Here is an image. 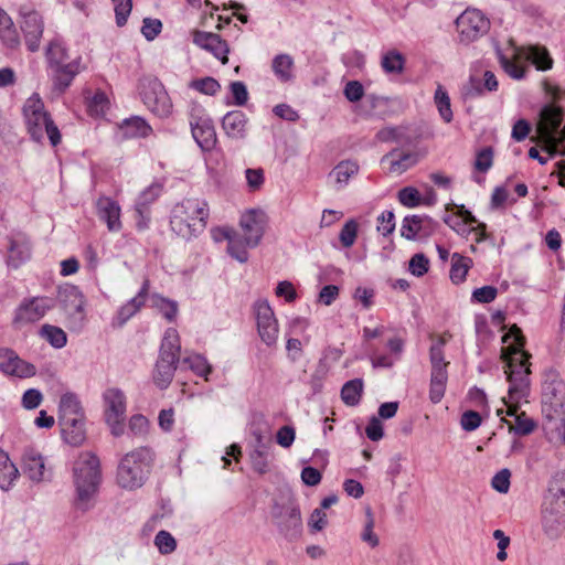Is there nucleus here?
Returning a JSON list of instances; mask_svg holds the SVG:
<instances>
[{
  "label": "nucleus",
  "instance_id": "1",
  "mask_svg": "<svg viewBox=\"0 0 565 565\" xmlns=\"http://www.w3.org/2000/svg\"><path fill=\"white\" fill-rule=\"evenodd\" d=\"M75 486L74 507L82 512L94 505V499L102 481L100 461L93 452H83L73 466Z\"/></svg>",
  "mask_w": 565,
  "mask_h": 565
},
{
  "label": "nucleus",
  "instance_id": "2",
  "mask_svg": "<svg viewBox=\"0 0 565 565\" xmlns=\"http://www.w3.org/2000/svg\"><path fill=\"white\" fill-rule=\"evenodd\" d=\"M209 214V205L205 200L183 199L171 210L170 227L178 236L189 241L205 230Z\"/></svg>",
  "mask_w": 565,
  "mask_h": 565
},
{
  "label": "nucleus",
  "instance_id": "3",
  "mask_svg": "<svg viewBox=\"0 0 565 565\" xmlns=\"http://www.w3.org/2000/svg\"><path fill=\"white\" fill-rule=\"evenodd\" d=\"M57 420L65 443L78 447L85 441V413L75 393L68 392L61 396Z\"/></svg>",
  "mask_w": 565,
  "mask_h": 565
},
{
  "label": "nucleus",
  "instance_id": "4",
  "mask_svg": "<svg viewBox=\"0 0 565 565\" xmlns=\"http://www.w3.org/2000/svg\"><path fill=\"white\" fill-rule=\"evenodd\" d=\"M22 110L32 140L41 142L44 139L45 131L53 147L61 142V132L50 114L44 109V104L38 94H33L25 100Z\"/></svg>",
  "mask_w": 565,
  "mask_h": 565
},
{
  "label": "nucleus",
  "instance_id": "5",
  "mask_svg": "<svg viewBox=\"0 0 565 565\" xmlns=\"http://www.w3.org/2000/svg\"><path fill=\"white\" fill-rule=\"evenodd\" d=\"M180 362V339L175 329L166 331L161 343L159 359L153 371V382L160 388H167L174 376Z\"/></svg>",
  "mask_w": 565,
  "mask_h": 565
},
{
  "label": "nucleus",
  "instance_id": "6",
  "mask_svg": "<svg viewBox=\"0 0 565 565\" xmlns=\"http://www.w3.org/2000/svg\"><path fill=\"white\" fill-rule=\"evenodd\" d=\"M271 516L279 533L288 541H296L302 533V519L298 503L289 499L284 503H275Z\"/></svg>",
  "mask_w": 565,
  "mask_h": 565
},
{
  "label": "nucleus",
  "instance_id": "7",
  "mask_svg": "<svg viewBox=\"0 0 565 565\" xmlns=\"http://www.w3.org/2000/svg\"><path fill=\"white\" fill-rule=\"evenodd\" d=\"M542 412L548 420L559 419L565 429V383L557 376L543 383Z\"/></svg>",
  "mask_w": 565,
  "mask_h": 565
},
{
  "label": "nucleus",
  "instance_id": "8",
  "mask_svg": "<svg viewBox=\"0 0 565 565\" xmlns=\"http://www.w3.org/2000/svg\"><path fill=\"white\" fill-rule=\"evenodd\" d=\"M57 300L66 317L68 328L79 330L85 321V300L78 287L65 285L58 289Z\"/></svg>",
  "mask_w": 565,
  "mask_h": 565
},
{
  "label": "nucleus",
  "instance_id": "9",
  "mask_svg": "<svg viewBox=\"0 0 565 565\" xmlns=\"http://www.w3.org/2000/svg\"><path fill=\"white\" fill-rule=\"evenodd\" d=\"M53 308L52 299L47 297L24 298L14 309L12 327L17 330L40 321Z\"/></svg>",
  "mask_w": 565,
  "mask_h": 565
},
{
  "label": "nucleus",
  "instance_id": "10",
  "mask_svg": "<svg viewBox=\"0 0 565 565\" xmlns=\"http://www.w3.org/2000/svg\"><path fill=\"white\" fill-rule=\"evenodd\" d=\"M531 362L520 360L504 365V373L509 382L508 395L510 401H521L530 395Z\"/></svg>",
  "mask_w": 565,
  "mask_h": 565
},
{
  "label": "nucleus",
  "instance_id": "11",
  "mask_svg": "<svg viewBox=\"0 0 565 565\" xmlns=\"http://www.w3.org/2000/svg\"><path fill=\"white\" fill-rule=\"evenodd\" d=\"M541 120L537 124V134L541 140L546 145L545 150L551 154L557 152L558 140L556 134L563 121L561 108L554 106H544L541 110Z\"/></svg>",
  "mask_w": 565,
  "mask_h": 565
},
{
  "label": "nucleus",
  "instance_id": "12",
  "mask_svg": "<svg viewBox=\"0 0 565 565\" xmlns=\"http://www.w3.org/2000/svg\"><path fill=\"white\" fill-rule=\"evenodd\" d=\"M457 31L462 42H472L489 30L490 22L478 9L463 11L456 20Z\"/></svg>",
  "mask_w": 565,
  "mask_h": 565
},
{
  "label": "nucleus",
  "instance_id": "13",
  "mask_svg": "<svg viewBox=\"0 0 565 565\" xmlns=\"http://www.w3.org/2000/svg\"><path fill=\"white\" fill-rule=\"evenodd\" d=\"M20 29L24 35V41L30 52H36L40 49V41L44 31L42 15L28 6L20 8Z\"/></svg>",
  "mask_w": 565,
  "mask_h": 565
},
{
  "label": "nucleus",
  "instance_id": "14",
  "mask_svg": "<svg viewBox=\"0 0 565 565\" xmlns=\"http://www.w3.org/2000/svg\"><path fill=\"white\" fill-rule=\"evenodd\" d=\"M141 451L127 452L117 467V483L120 488L134 490L141 486Z\"/></svg>",
  "mask_w": 565,
  "mask_h": 565
},
{
  "label": "nucleus",
  "instance_id": "15",
  "mask_svg": "<svg viewBox=\"0 0 565 565\" xmlns=\"http://www.w3.org/2000/svg\"><path fill=\"white\" fill-rule=\"evenodd\" d=\"M143 105L160 118L168 117L172 111L171 99L161 82L157 78L149 79L143 85Z\"/></svg>",
  "mask_w": 565,
  "mask_h": 565
},
{
  "label": "nucleus",
  "instance_id": "16",
  "mask_svg": "<svg viewBox=\"0 0 565 565\" xmlns=\"http://www.w3.org/2000/svg\"><path fill=\"white\" fill-rule=\"evenodd\" d=\"M258 334L268 347L274 345L278 338V323L267 300H257L254 305Z\"/></svg>",
  "mask_w": 565,
  "mask_h": 565
},
{
  "label": "nucleus",
  "instance_id": "17",
  "mask_svg": "<svg viewBox=\"0 0 565 565\" xmlns=\"http://www.w3.org/2000/svg\"><path fill=\"white\" fill-rule=\"evenodd\" d=\"M0 370L8 375L18 377H30L35 375L36 369L33 364L22 360L9 348L0 349Z\"/></svg>",
  "mask_w": 565,
  "mask_h": 565
},
{
  "label": "nucleus",
  "instance_id": "18",
  "mask_svg": "<svg viewBox=\"0 0 565 565\" xmlns=\"http://www.w3.org/2000/svg\"><path fill=\"white\" fill-rule=\"evenodd\" d=\"M190 126L194 140L203 151H211L215 148L216 131L210 118H192Z\"/></svg>",
  "mask_w": 565,
  "mask_h": 565
},
{
  "label": "nucleus",
  "instance_id": "19",
  "mask_svg": "<svg viewBox=\"0 0 565 565\" xmlns=\"http://www.w3.org/2000/svg\"><path fill=\"white\" fill-rule=\"evenodd\" d=\"M193 42L198 46L211 52L223 64L228 62V45L226 41L221 38V35L212 32L195 31L193 35Z\"/></svg>",
  "mask_w": 565,
  "mask_h": 565
},
{
  "label": "nucleus",
  "instance_id": "20",
  "mask_svg": "<svg viewBox=\"0 0 565 565\" xmlns=\"http://www.w3.org/2000/svg\"><path fill=\"white\" fill-rule=\"evenodd\" d=\"M49 67L52 71L54 88L60 93H64L79 73V60H73L63 64L53 60V65H49Z\"/></svg>",
  "mask_w": 565,
  "mask_h": 565
},
{
  "label": "nucleus",
  "instance_id": "21",
  "mask_svg": "<svg viewBox=\"0 0 565 565\" xmlns=\"http://www.w3.org/2000/svg\"><path fill=\"white\" fill-rule=\"evenodd\" d=\"M419 156L415 151H402L395 148L382 157L381 162L388 163L391 173L402 174L415 164H417Z\"/></svg>",
  "mask_w": 565,
  "mask_h": 565
},
{
  "label": "nucleus",
  "instance_id": "22",
  "mask_svg": "<svg viewBox=\"0 0 565 565\" xmlns=\"http://www.w3.org/2000/svg\"><path fill=\"white\" fill-rule=\"evenodd\" d=\"M222 129L231 139H245L247 136L248 118L242 110H231L221 121Z\"/></svg>",
  "mask_w": 565,
  "mask_h": 565
},
{
  "label": "nucleus",
  "instance_id": "23",
  "mask_svg": "<svg viewBox=\"0 0 565 565\" xmlns=\"http://www.w3.org/2000/svg\"><path fill=\"white\" fill-rule=\"evenodd\" d=\"M104 416L113 418H125L126 397L121 390L109 387L103 393Z\"/></svg>",
  "mask_w": 565,
  "mask_h": 565
},
{
  "label": "nucleus",
  "instance_id": "24",
  "mask_svg": "<svg viewBox=\"0 0 565 565\" xmlns=\"http://www.w3.org/2000/svg\"><path fill=\"white\" fill-rule=\"evenodd\" d=\"M148 281H143V306L158 310L168 321H173L178 313V303L159 295H148Z\"/></svg>",
  "mask_w": 565,
  "mask_h": 565
},
{
  "label": "nucleus",
  "instance_id": "25",
  "mask_svg": "<svg viewBox=\"0 0 565 565\" xmlns=\"http://www.w3.org/2000/svg\"><path fill=\"white\" fill-rule=\"evenodd\" d=\"M45 463L44 458L34 449H28L22 457V471L34 482L44 479Z\"/></svg>",
  "mask_w": 565,
  "mask_h": 565
},
{
  "label": "nucleus",
  "instance_id": "26",
  "mask_svg": "<svg viewBox=\"0 0 565 565\" xmlns=\"http://www.w3.org/2000/svg\"><path fill=\"white\" fill-rule=\"evenodd\" d=\"M239 225L244 232L243 236L246 241V244H249L250 247L257 246L263 237L264 232L263 226L257 220L256 211L250 210L242 215Z\"/></svg>",
  "mask_w": 565,
  "mask_h": 565
},
{
  "label": "nucleus",
  "instance_id": "27",
  "mask_svg": "<svg viewBox=\"0 0 565 565\" xmlns=\"http://www.w3.org/2000/svg\"><path fill=\"white\" fill-rule=\"evenodd\" d=\"M222 234L223 237L227 239V253L239 263L247 262V247L250 246L246 244L244 236L231 228L222 230Z\"/></svg>",
  "mask_w": 565,
  "mask_h": 565
},
{
  "label": "nucleus",
  "instance_id": "28",
  "mask_svg": "<svg viewBox=\"0 0 565 565\" xmlns=\"http://www.w3.org/2000/svg\"><path fill=\"white\" fill-rule=\"evenodd\" d=\"M542 525L550 539H557L565 530V514L554 508H545L542 512Z\"/></svg>",
  "mask_w": 565,
  "mask_h": 565
},
{
  "label": "nucleus",
  "instance_id": "29",
  "mask_svg": "<svg viewBox=\"0 0 565 565\" xmlns=\"http://www.w3.org/2000/svg\"><path fill=\"white\" fill-rule=\"evenodd\" d=\"M97 210L99 218L107 223L110 231L120 228V209L115 201L102 198L97 201Z\"/></svg>",
  "mask_w": 565,
  "mask_h": 565
},
{
  "label": "nucleus",
  "instance_id": "30",
  "mask_svg": "<svg viewBox=\"0 0 565 565\" xmlns=\"http://www.w3.org/2000/svg\"><path fill=\"white\" fill-rule=\"evenodd\" d=\"M451 335L446 334L438 337V339L429 348V361L431 364V372L448 373L447 367L449 362L445 360L444 348Z\"/></svg>",
  "mask_w": 565,
  "mask_h": 565
},
{
  "label": "nucleus",
  "instance_id": "31",
  "mask_svg": "<svg viewBox=\"0 0 565 565\" xmlns=\"http://www.w3.org/2000/svg\"><path fill=\"white\" fill-rule=\"evenodd\" d=\"M19 477V470L10 460L9 455L0 449V488L8 491Z\"/></svg>",
  "mask_w": 565,
  "mask_h": 565
},
{
  "label": "nucleus",
  "instance_id": "32",
  "mask_svg": "<svg viewBox=\"0 0 565 565\" xmlns=\"http://www.w3.org/2000/svg\"><path fill=\"white\" fill-rule=\"evenodd\" d=\"M472 265L473 262L470 257L454 253L451 255V267L449 271L451 281L456 285L463 282Z\"/></svg>",
  "mask_w": 565,
  "mask_h": 565
},
{
  "label": "nucleus",
  "instance_id": "33",
  "mask_svg": "<svg viewBox=\"0 0 565 565\" xmlns=\"http://www.w3.org/2000/svg\"><path fill=\"white\" fill-rule=\"evenodd\" d=\"M141 308V289L134 298L122 305L116 316L111 320L114 328H121L131 317H134Z\"/></svg>",
  "mask_w": 565,
  "mask_h": 565
},
{
  "label": "nucleus",
  "instance_id": "34",
  "mask_svg": "<svg viewBox=\"0 0 565 565\" xmlns=\"http://www.w3.org/2000/svg\"><path fill=\"white\" fill-rule=\"evenodd\" d=\"M424 222L431 223L428 215H407L403 220L401 235L408 241H414L420 236Z\"/></svg>",
  "mask_w": 565,
  "mask_h": 565
},
{
  "label": "nucleus",
  "instance_id": "35",
  "mask_svg": "<svg viewBox=\"0 0 565 565\" xmlns=\"http://www.w3.org/2000/svg\"><path fill=\"white\" fill-rule=\"evenodd\" d=\"M363 381L362 379H353L344 383L341 388V399L348 406H356L362 397Z\"/></svg>",
  "mask_w": 565,
  "mask_h": 565
},
{
  "label": "nucleus",
  "instance_id": "36",
  "mask_svg": "<svg viewBox=\"0 0 565 565\" xmlns=\"http://www.w3.org/2000/svg\"><path fill=\"white\" fill-rule=\"evenodd\" d=\"M527 58L535 65L537 71H548L553 67V58L544 46L531 45L527 50Z\"/></svg>",
  "mask_w": 565,
  "mask_h": 565
},
{
  "label": "nucleus",
  "instance_id": "37",
  "mask_svg": "<svg viewBox=\"0 0 565 565\" xmlns=\"http://www.w3.org/2000/svg\"><path fill=\"white\" fill-rule=\"evenodd\" d=\"M0 25V41L2 45L9 50H18L21 45V40L12 19L6 20Z\"/></svg>",
  "mask_w": 565,
  "mask_h": 565
},
{
  "label": "nucleus",
  "instance_id": "38",
  "mask_svg": "<svg viewBox=\"0 0 565 565\" xmlns=\"http://www.w3.org/2000/svg\"><path fill=\"white\" fill-rule=\"evenodd\" d=\"M434 102L443 120L449 124L454 118L450 97L448 95V92L440 84L437 86L435 90Z\"/></svg>",
  "mask_w": 565,
  "mask_h": 565
},
{
  "label": "nucleus",
  "instance_id": "39",
  "mask_svg": "<svg viewBox=\"0 0 565 565\" xmlns=\"http://www.w3.org/2000/svg\"><path fill=\"white\" fill-rule=\"evenodd\" d=\"M448 373L431 372L429 382V399L433 404H438L446 392Z\"/></svg>",
  "mask_w": 565,
  "mask_h": 565
},
{
  "label": "nucleus",
  "instance_id": "40",
  "mask_svg": "<svg viewBox=\"0 0 565 565\" xmlns=\"http://www.w3.org/2000/svg\"><path fill=\"white\" fill-rule=\"evenodd\" d=\"M40 335L55 349H62L67 343L66 333L61 328L52 324H43L40 329Z\"/></svg>",
  "mask_w": 565,
  "mask_h": 565
},
{
  "label": "nucleus",
  "instance_id": "41",
  "mask_svg": "<svg viewBox=\"0 0 565 565\" xmlns=\"http://www.w3.org/2000/svg\"><path fill=\"white\" fill-rule=\"evenodd\" d=\"M258 447L250 452L253 469L259 475H265L268 468L267 447L262 443V436H257Z\"/></svg>",
  "mask_w": 565,
  "mask_h": 565
},
{
  "label": "nucleus",
  "instance_id": "42",
  "mask_svg": "<svg viewBox=\"0 0 565 565\" xmlns=\"http://www.w3.org/2000/svg\"><path fill=\"white\" fill-rule=\"evenodd\" d=\"M381 65L388 74H399L404 71L405 58L402 53L392 50L383 55Z\"/></svg>",
  "mask_w": 565,
  "mask_h": 565
},
{
  "label": "nucleus",
  "instance_id": "43",
  "mask_svg": "<svg viewBox=\"0 0 565 565\" xmlns=\"http://www.w3.org/2000/svg\"><path fill=\"white\" fill-rule=\"evenodd\" d=\"M292 66L294 61L288 54H279L273 60V71L282 82H287L292 77Z\"/></svg>",
  "mask_w": 565,
  "mask_h": 565
},
{
  "label": "nucleus",
  "instance_id": "44",
  "mask_svg": "<svg viewBox=\"0 0 565 565\" xmlns=\"http://www.w3.org/2000/svg\"><path fill=\"white\" fill-rule=\"evenodd\" d=\"M525 345H519L516 342L514 344H509L507 347H503L501 350V360L507 365L513 362H518L520 360H524L527 362V360L531 359V353L524 350Z\"/></svg>",
  "mask_w": 565,
  "mask_h": 565
},
{
  "label": "nucleus",
  "instance_id": "45",
  "mask_svg": "<svg viewBox=\"0 0 565 565\" xmlns=\"http://www.w3.org/2000/svg\"><path fill=\"white\" fill-rule=\"evenodd\" d=\"M141 131V117L132 116L130 118L124 119L118 125V137L120 139H129L135 138L140 135Z\"/></svg>",
  "mask_w": 565,
  "mask_h": 565
},
{
  "label": "nucleus",
  "instance_id": "46",
  "mask_svg": "<svg viewBox=\"0 0 565 565\" xmlns=\"http://www.w3.org/2000/svg\"><path fill=\"white\" fill-rule=\"evenodd\" d=\"M182 364L188 365L198 376L207 379L212 372V366L207 360L201 354L190 355L182 360Z\"/></svg>",
  "mask_w": 565,
  "mask_h": 565
},
{
  "label": "nucleus",
  "instance_id": "47",
  "mask_svg": "<svg viewBox=\"0 0 565 565\" xmlns=\"http://www.w3.org/2000/svg\"><path fill=\"white\" fill-rule=\"evenodd\" d=\"M359 166L350 160L339 162L332 170L335 175L337 182L340 184H347L351 177L356 174Z\"/></svg>",
  "mask_w": 565,
  "mask_h": 565
},
{
  "label": "nucleus",
  "instance_id": "48",
  "mask_svg": "<svg viewBox=\"0 0 565 565\" xmlns=\"http://www.w3.org/2000/svg\"><path fill=\"white\" fill-rule=\"evenodd\" d=\"M154 545L160 554L169 555L175 551L177 541L170 532L161 530L154 536Z\"/></svg>",
  "mask_w": 565,
  "mask_h": 565
},
{
  "label": "nucleus",
  "instance_id": "49",
  "mask_svg": "<svg viewBox=\"0 0 565 565\" xmlns=\"http://www.w3.org/2000/svg\"><path fill=\"white\" fill-rule=\"evenodd\" d=\"M189 86L201 94L210 96H214L221 89L220 83L211 76L193 79Z\"/></svg>",
  "mask_w": 565,
  "mask_h": 565
},
{
  "label": "nucleus",
  "instance_id": "50",
  "mask_svg": "<svg viewBox=\"0 0 565 565\" xmlns=\"http://www.w3.org/2000/svg\"><path fill=\"white\" fill-rule=\"evenodd\" d=\"M499 63L502 70L513 79H522L525 77V68L519 65L515 61L510 60L501 52L499 53Z\"/></svg>",
  "mask_w": 565,
  "mask_h": 565
},
{
  "label": "nucleus",
  "instance_id": "51",
  "mask_svg": "<svg viewBox=\"0 0 565 565\" xmlns=\"http://www.w3.org/2000/svg\"><path fill=\"white\" fill-rule=\"evenodd\" d=\"M358 230L359 225L355 220H349L345 222L339 234V239L343 247L349 248L355 243Z\"/></svg>",
  "mask_w": 565,
  "mask_h": 565
},
{
  "label": "nucleus",
  "instance_id": "52",
  "mask_svg": "<svg viewBox=\"0 0 565 565\" xmlns=\"http://www.w3.org/2000/svg\"><path fill=\"white\" fill-rule=\"evenodd\" d=\"M45 56L49 65H53V60L60 62V64L67 63L68 60L66 49L56 40L50 42Z\"/></svg>",
  "mask_w": 565,
  "mask_h": 565
},
{
  "label": "nucleus",
  "instance_id": "53",
  "mask_svg": "<svg viewBox=\"0 0 565 565\" xmlns=\"http://www.w3.org/2000/svg\"><path fill=\"white\" fill-rule=\"evenodd\" d=\"M111 2L114 4L116 24L124 26L131 13L132 2L131 0H111Z\"/></svg>",
  "mask_w": 565,
  "mask_h": 565
},
{
  "label": "nucleus",
  "instance_id": "54",
  "mask_svg": "<svg viewBox=\"0 0 565 565\" xmlns=\"http://www.w3.org/2000/svg\"><path fill=\"white\" fill-rule=\"evenodd\" d=\"M398 200L406 207H416L422 203V198L416 188L405 186L398 191Z\"/></svg>",
  "mask_w": 565,
  "mask_h": 565
},
{
  "label": "nucleus",
  "instance_id": "55",
  "mask_svg": "<svg viewBox=\"0 0 565 565\" xmlns=\"http://www.w3.org/2000/svg\"><path fill=\"white\" fill-rule=\"evenodd\" d=\"M108 98L104 92H96L88 102V111L93 116H102L108 107Z\"/></svg>",
  "mask_w": 565,
  "mask_h": 565
},
{
  "label": "nucleus",
  "instance_id": "56",
  "mask_svg": "<svg viewBox=\"0 0 565 565\" xmlns=\"http://www.w3.org/2000/svg\"><path fill=\"white\" fill-rule=\"evenodd\" d=\"M429 269V259L422 253L415 254L409 259V271L416 276H424Z\"/></svg>",
  "mask_w": 565,
  "mask_h": 565
},
{
  "label": "nucleus",
  "instance_id": "57",
  "mask_svg": "<svg viewBox=\"0 0 565 565\" xmlns=\"http://www.w3.org/2000/svg\"><path fill=\"white\" fill-rule=\"evenodd\" d=\"M366 515V523L364 526V531L362 533V540L366 543H369L372 547H375L379 545V537L373 532L374 527V516L371 508H366L365 510Z\"/></svg>",
  "mask_w": 565,
  "mask_h": 565
},
{
  "label": "nucleus",
  "instance_id": "58",
  "mask_svg": "<svg viewBox=\"0 0 565 565\" xmlns=\"http://www.w3.org/2000/svg\"><path fill=\"white\" fill-rule=\"evenodd\" d=\"M536 427V423L526 416L525 412L516 415L514 431L519 436L530 435Z\"/></svg>",
  "mask_w": 565,
  "mask_h": 565
},
{
  "label": "nucleus",
  "instance_id": "59",
  "mask_svg": "<svg viewBox=\"0 0 565 565\" xmlns=\"http://www.w3.org/2000/svg\"><path fill=\"white\" fill-rule=\"evenodd\" d=\"M497 295L498 289L494 286H483L472 291L471 299L479 303H490L497 298Z\"/></svg>",
  "mask_w": 565,
  "mask_h": 565
},
{
  "label": "nucleus",
  "instance_id": "60",
  "mask_svg": "<svg viewBox=\"0 0 565 565\" xmlns=\"http://www.w3.org/2000/svg\"><path fill=\"white\" fill-rule=\"evenodd\" d=\"M484 90L481 79L470 76L468 83L462 88V96L465 99H473L483 95Z\"/></svg>",
  "mask_w": 565,
  "mask_h": 565
},
{
  "label": "nucleus",
  "instance_id": "61",
  "mask_svg": "<svg viewBox=\"0 0 565 565\" xmlns=\"http://www.w3.org/2000/svg\"><path fill=\"white\" fill-rule=\"evenodd\" d=\"M510 478L511 472L508 468L501 469L499 472H497L492 480L491 486L494 490H497L500 493H507L510 489Z\"/></svg>",
  "mask_w": 565,
  "mask_h": 565
},
{
  "label": "nucleus",
  "instance_id": "62",
  "mask_svg": "<svg viewBox=\"0 0 565 565\" xmlns=\"http://www.w3.org/2000/svg\"><path fill=\"white\" fill-rule=\"evenodd\" d=\"M493 163V151L492 148L487 147L480 150L475 161L476 170L480 172H487Z\"/></svg>",
  "mask_w": 565,
  "mask_h": 565
},
{
  "label": "nucleus",
  "instance_id": "63",
  "mask_svg": "<svg viewBox=\"0 0 565 565\" xmlns=\"http://www.w3.org/2000/svg\"><path fill=\"white\" fill-rule=\"evenodd\" d=\"M164 179L153 181L143 190V205L154 202L163 192Z\"/></svg>",
  "mask_w": 565,
  "mask_h": 565
},
{
  "label": "nucleus",
  "instance_id": "64",
  "mask_svg": "<svg viewBox=\"0 0 565 565\" xmlns=\"http://www.w3.org/2000/svg\"><path fill=\"white\" fill-rule=\"evenodd\" d=\"M377 231L384 236L392 234L395 230V215L393 211H385L377 217Z\"/></svg>",
  "mask_w": 565,
  "mask_h": 565
}]
</instances>
